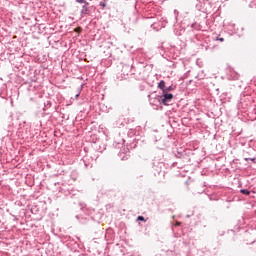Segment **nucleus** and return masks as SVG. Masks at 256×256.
<instances>
[{
  "mask_svg": "<svg viewBox=\"0 0 256 256\" xmlns=\"http://www.w3.org/2000/svg\"><path fill=\"white\" fill-rule=\"evenodd\" d=\"M172 99H173V94H166V93H164L163 96H162V103H163V105H166L167 102H169Z\"/></svg>",
  "mask_w": 256,
  "mask_h": 256,
  "instance_id": "1",
  "label": "nucleus"
},
{
  "mask_svg": "<svg viewBox=\"0 0 256 256\" xmlns=\"http://www.w3.org/2000/svg\"><path fill=\"white\" fill-rule=\"evenodd\" d=\"M158 88L160 89V90H162L163 91V93H165V81H160L159 82V84H158Z\"/></svg>",
  "mask_w": 256,
  "mask_h": 256,
  "instance_id": "2",
  "label": "nucleus"
},
{
  "mask_svg": "<svg viewBox=\"0 0 256 256\" xmlns=\"http://www.w3.org/2000/svg\"><path fill=\"white\" fill-rule=\"evenodd\" d=\"M240 193H242L243 195H250V191L248 189H242L240 190Z\"/></svg>",
  "mask_w": 256,
  "mask_h": 256,
  "instance_id": "3",
  "label": "nucleus"
},
{
  "mask_svg": "<svg viewBox=\"0 0 256 256\" xmlns=\"http://www.w3.org/2000/svg\"><path fill=\"white\" fill-rule=\"evenodd\" d=\"M169 91H173V88L172 87L164 88V93L169 92Z\"/></svg>",
  "mask_w": 256,
  "mask_h": 256,
  "instance_id": "4",
  "label": "nucleus"
},
{
  "mask_svg": "<svg viewBox=\"0 0 256 256\" xmlns=\"http://www.w3.org/2000/svg\"><path fill=\"white\" fill-rule=\"evenodd\" d=\"M137 221H144L145 222L146 220H145L144 216H138Z\"/></svg>",
  "mask_w": 256,
  "mask_h": 256,
  "instance_id": "5",
  "label": "nucleus"
},
{
  "mask_svg": "<svg viewBox=\"0 0 256 256\" xmlns=\"http://www.w3.org/2000/svg\"><path fill=\"white\" fill-rule=\"evenodd\" d=\"M81 31H82V28H81V27L75 28V32H76V33H81Z\"/></svg>",
  "mask_w": 256,
  "mask_h": 256,
  "instance_id": "6",
  "label": "nucleus"
},
{
  "mask_svg": "<svg viewBox=\"0 0 256 256\" xmlns=\"http://www.w3.org/2000/svg\"><path fill=\"white\" fill-rule=\"evenodd\" d=\"M215 41L224 42V38L217 37L215 38Z\"/></svg>",
  "mask_w": 256,
  "mask_h": 256,
  "instance_id": "7",
  "label": "nucleus"
},
{
  "mask_svg": "<svg viewBox=\"0 0 256 256\" xmlns=\"http://www.w3.org/2000/svg\"><path fill=\"white\" fill-rule=\"evenodd\" d=\"M76 2H78L79 4H86L85 0H76Z\"/></svg>",
  "mask_w": 256,
  "mask_h": 256,
  "instance_id": "8",
  "label": "nucleus"
},
{
  "mask_svg": "<svg viewBox=\"0 0 256 256\" xmlns=\"http://www.w3.org/2000/svg\"><path fill=\"white\" fill-rule=\"evenodd\" d=\"M180 225H181V222L175 223V226H180Z\"/></svg>",
  "mask_w": 256,
  "mask_h": 256,
  "instance_id": "9",
  "label": "nucleus"
},
{
  "mask_svg": "<svg viewBox=\"0 0 256 256\" xmlns=\"http://www.w3.org/2000/svg\"><path fill=\"white\" fill-rule=\"evenodd\" d=\"M100 5H102V7H105V4L103 2H101Z\"/></svg>",
  "mask_w": 256,
  "mask_h": 256,
  "instance_id": "10",
  "label": "nucleus"
}]
</instances>
